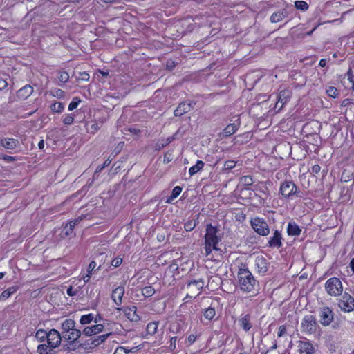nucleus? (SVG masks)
Here are the masks:
<instances>
[{"label":"nucleus","mask_w":354,"mask_h":354,"mask_svg":"<svg viewBox=\"0 0 354 354\" xmlns=\"http://www.w3.org/2000/svg\"><path fill=\"white\" fill-rule=\"evenodd\" d=\"M204 165H205V164L202 160H197L196 165H193L192 167H191L189 168V175L193 176V175L196 174L197 172H198L203 168Z\"/></svg>","instance_id":"26"},{"label":"nucleus","mask_w":354,"mask_h":354,"mask_svg":"<svg viewBox=\"0 0 354 354\" xmlns=\"http://www.w3.org/2000/svg\"><path fill=\"white\" fill-rule=\"evenodd\" d=\"M241 183L245 186H250L253 183V179L250 176H244L241 178Z\"/></svg>","instance_id":"43"},{"label":"nucleus","mask_w":354,"mask_h":354,"mask_svg":"<svg viewBox=\"0 0 354 354\" xmlns=\"http://www.w3.org/2000/svg\"><path fill=\"white\" fill-rule=\"evenodd\" d=\"M77 293V290H73V288L71 286L67 289V294L69 296H75Z\"/></svg>","instance_id":"58"},{"label":"nucleus","mask_w":354,"mask_h":354,"mask_svg":"<svg viewBox=\"0 0 354 354\" xmlns=\"http://www.w3.org/2000/svg\"><path fill=\"white\" fill-rule=\"evenodd\" d=\"M110 334L111 333H107L105 335H100L96 338L91 339V344L95 346L99 345L100 343L103 342L110 335Z\"/></svg>","instance_id":"33"},{"label":"nucleus","mask_w":354,"mask_h":354,"mask_svg":"<svg viewBox=\"0 0 354 354\" xmlns=\"http://www.w3.org/2000/svg\"><path fill=\"white\" fill-rule=\"evenodd\" d=\"M250 319L251 317L249 314L240 316L239 319V325L245 331H248L252 328Z\"/></svg>","instance_id":"17"},{"label":"nucleus","mask_w":354,"mask_h":354,"mask_svg":"<svg viewBox=\"0 0 354 354\" xmlns=\"http://www.w3.org/2000/svg\"><path fill=\"white\" fill-rule=\"evenodd\" d=\"M17 290L15 286L10 287L7 290H4L0 295V301L6 300L9 298L12 294H14Z\"/></svg>","instance_id":"29"},{"label":"nucleus","mask_w":354,"mask_h":354,"mask_svg":"<svg viewBox=\"0 0 354 354\" xmlns=\"http://www.w3.org/2000/svg\"><path fill=\"white\" fill-rule=\"evenodd\" d=\"M236 162L232 160H229L225 162L224 163V169L230 170L235 167Z\"/></svg>","instance_id":"46"},{"label":"nucleus","mask_w":354,"mask_h":354,"mask_svg":"<svg viewBox=\"0 0 354 354\" xmlns=\"http://www.w3.org/2000/svg\"><path fill=\"white\" fill-rule=\"evenodd\" d=\"M181 192H182V188L180 186H176L173 189L171 194L167 198V202L171 203L174 199L177 198L180 194Z\"/></svg>","instance_id":"31"},{"label":"nucleus","mask_w":354,"mask_h":354,"mask_svg":"<svg viewBox=\"0 0 354 354\" xmlns=\"http://www.w3.org/2000/svg\"><path fill=\"white\" fill-rule=\"evenodd\" d=\"M122 263V259L120 257H117L115 259L112 260V266L118 267Z\"/></svg>","instance_id":"50"},{"label":"nucleus","mask_w":354,"mask_h":354,"mask_svg":"<svg viewBox=\"0 0 354 354\" xmlns=\"http://www.w3.org/2000/svg\"><path fill=\"white\" fill-rule=\"evenodd\" d=\"M62 328L63 329L62 334L68 333L73 328H75V322L74 320L71 319H66L62 324Z\"/></svg>","instance_id":"24"},{"label":"nucleus","mask_w":354,"mask_h":354,"mask_svg":"<svg viewBox=\"0 0 354 354\" xmlns=\"http://www.w3.org/2000/svg\"><path fill=\"white\" fill-rule=\"evenodd\" d=\"M297 187L292 181H285L281 183L280 187V193L285 198H292L296 195Z\"/></svg>","instance_id":"9"},{"label":"nucleus","mask_w":354,"mask_h":354,"mask_svg":"<svg viewBox=\"0 0 354 354\" xmlns=\"http://www.w3.org/2000/svg\"><path fill=\"white\" fill-rule=\"evenodd\" d=\"M8 86V83L3 79H0V90H2Z\"/></svg>","instance_id":"59"},{"label":"nucleus","mask_w":354,"mask_h":354,"mask_svg":"<svg viewBox=\"0 0 354 354\" xmlns=\"http://www.w3.org/2000/svg\"><path fill=\"white\" fill-rule=\"evenodd\" d=\"M348 82L351 84V89L354 92V73L351 68H349L345 75Z\"/></svg>","instance_id":"39"},{"label":"nucleus","mask_w":354,"mask_h":354,"mask_svg":"<svg viewBox=\"0 0 354 354\" xmlns=\"http://www.w3.org/2000/svg\"><path fill=\"white\" fill-rule=\"evenodd\" d=\"M81 79L84 81H87L89 79V75L86 73H83L81 74Z\"/></svg>","instance_id":"62"},{"label":"nucleus","mask_w":354,"mask_h":354,"mask_svg":"<svg viewBox=\"0 0 354 354\" xmlns=\"http://www.w3.org/2000/svg\"><path fill=\"white\" fill-rule=\"evenodd\" d=\"M326 63H327L326 59H322L319 61V65L321 67H324V66H326Z\"/></svg>","instance_id":"64"},{"label":"nucleus","mask_w":354,"mask_h":354,"mask_svg":"<svg viewBox=\"0 0 354 354\" xmlns=\"http://www.w3.org/2000/svg\"><path fill=\"white\" fill-rule=\"evenodd\" d=\"M33 92V88L30 85H26L21 88L17 92V97L18 99L24 100H26Z\"/></svg>","instance_id":"15"},{"label":"nucleus","mask_w":354,"mask_h":354,"mask_svg":"<svg viewBox=\"0 0 354 354\" xmlns=\"http://www.w3.org/2000/svg\"><path fill=\"white\" fill-rule=\"evenodd\" d=\"M324 288L328 295L334 297L340 296L344 290L343 284L337 277L328 279L324 284Z\"/></svg>","instance_id":"3"},{"label":"nucleus","mask_w":354,"mask_h":354,"mask_svg":"<svg viewBox=\"0 0 354 354\" xmlns=\"http://www.w3.org/2000/svg\"><path fill=\"white\" fill-rule=\"evenodd\" d=\"M338 306L344 313H351L354 310V298L348 293L344 292L338 300Z\"/></svg>","instance_id":"7"},{"label":"nucleus","mask_w":354,"mask_h":354,"mask_svg":"<svg viewBox=\"0 0 354 354\" xmlns=\"http://www.w3.org/2000/svg\"><path fill=\"white\" fill-rule=\"evenodd\" d=\"M192 109L191 104L189 102H182L174 111L175 116H181L185 113L189 111Z\"/></svg>","instance_id":"19"},{"label":"nucleus","mask_w":354,"mask_h":354,"mask_svg":"<svg viewBox=\"0 0 354 354\" xmlns=\"http://www.w3.org/2000/svg\"><path fill=\"white\" fill-rule=\"evenodd\" d=\"M194 228V226H192V223H187L185 225V229L186 231H191Z\"/></svg>","instance_id":"63"},{"label":"nucleus","mask_w":354,"mask_h":354,"mask_svg":"<svg viewBox=\"0 0 354 354\" xmlns=\"http://www.w3.org/2000/svg\"><path fill=\"white\" fill-rule=\"evenodd\" d=\"M222 235L217 227L211 224L207 225L205 234L204 254L208 259H212V251H220Z\"/></svg>","instance_id":"1"},{"label":"nucleus","mask_w":354,"mask_h":354,"mask_svg":"<svg viewBox=\"0 0 354 354\" xmlns=\"http://www.w3.org/2000/svg\"><path fill=\"white\" fill-rule=\"evenodd\" d=\"M291 96V92L289 90H282L277 95V102H276L274 109L279 112L283 106L288 102Z\"/></svg>","instance_id":"10"},{"label":"nucleus","mask_w":354,"mask_h":354,"mask_svg":"<svg viewBox=\"0 0 354 354\" xmlns=\"http://www.w3.org/2000/svg\"><path fill=\"white\" fill-rule=\"evenodd\" d=\"M81 334H82V333H81L80 330L75 328L72 330H71L69 333L64 334L63 338L66 340L71 341V342H74L76 340H77L79 337H80Z\"/></svg>","instance_id":"20"},{"label":"nucleus","mask_w":354,"mask_h":354,"mask_svg":"<svg viewBox=\"0 0 354 354\" xmlns=\"http://www.w3.org/2000/svg\"><path fill=\"white\" fill-rule=\"evenodd\" d=\"M62 337L60 333L55 329H51L48 333L47 343L51 348H55L61 344Z\"/></svg>","instance_id":"11"},{"label":"nucleus","mask_w":354,"mask_h":354,"mask_svg":"<svg viewBox=\"0 0 354 354\" xmlns=\"http://www.w3.org/2000/svg\"><path fill=\"white\" fill-rule=\"evenodd\" d=\"M124 294V287L123 286H118L112 291V300L119 307L122 302V298Z\"/></svg>","instance_id":"12"},{"label":"nucleus","mask_w":354,"mask_h":354,"mask_svg":"<svg viewBox=\"0 0 354 354\" xmlns=\"http://www.w3.org/2000/svg\"><path fill=\"white\" fill-rule=\"evenodd\" d=\"M298 347L301 354H313L315 351L313 344L308 341H299Z\"/></svg>","instance_id":"14"},{"label":"nucleus","mask_w":354,"mask_h":354,"mask_svg":"<svg viewBox=\"0 0 354 354\" xmlns=\"http://www.w3.org/2000/svg\"><path fill=\"white\" fill-rule=\"evenodd\" d=\"M204 286V281L202 279H198L191 281L187 283V288L191 291L196 290L200 291Z\"/></svg>","instance_id":"21"},{"label":"nucleus","mask_w":354,"mask_h":354,"mask_svg":"<svg viewBox=\"0 0 354 354\" xmlns=\"http://www.w3.org/2000/svg\"><path fill=\"white\" fill-rule=\"evenodd\" d=\"M216 312L214 308H207L205 310L203 315L204 317L208 320H212L215 317Z\"/></svg>","instance_id":"34"},{"label":"nucleus","mask_w":354,"mask_h":354,"mask_svg":"<svg viewBox=\"0 0 354 354\" xmlns=\"http://www.w3.org/2000/svg\"><path fill=\"white\" fill-rule=\"evenodd\" d=\"M1 145L8 149H13L18 145L19 142L17 140L12 138H5L1 141Z\"/></svg>","instance_id":"23"},{"label":"nucleus","mask_w":354,"mask_h":354,"mask_svg":"<svg viewBox=\"0 0 354 354\" xmlns=\"http://www.w3.org/2000/svg\"><path fill=\"white\" fill-rule=\"evenodd\" d=\"M175 139V136H169L165 140V144H162V147H164L171 142Z\"/></svg>","instance_id":"57"},{"label":"nucleus","mask_w":354,"mask_h":354,"mask_svg":"<svg viewBox=\"0 0 354 354\" xmlns=\"http://www.w3.org/2000/svg\"><path fill=\"white\" fill-rule=\"evenodd\" d=\"M98 129V127L97 124H93L90 127H87V130L88 132L91 133H95Z\"/></svg>","instance_id":"52"},{"label":"nucleus","mask_w":354,"mask_h":354,"mask_svg":"<svg viewBox=\"0 0 354 354\" xmlns=\"http://www.w3.org/2000/svg\"><path fill=\"white\" fill-rule=\"evenodd\" d=\"M286 15V12L283 10L276 12L271 15L270 21L272 23L279 22L285 18Z\"/></svg>","instance_id":"25"},{"label":"nucleus","mask_w":354,"mask_h":354,"mask_svg":"<svg viewBox=\"0 0 354 354\" xmlns=\"http://www.w3.org/2000/svg\"><path fill=\"white\" fill-rule=\"evenodd\" d=\"M319 318L320 324L324 326H328L334 319V312L328 306H323L319 310Z\"/></svg>","instance_id":"6"},{"label":"nucleus","mask_w":354,"mask_h":354,"mask_svg":"<svg viewBox=\"0 0 354 354\" xmlns=\"http://www.w3.org/2000/svg\"><path fill=\"white\" fill-rule=\"evenodd\" d=\"M320 166L319 165H315L312 167V171L313 173L317 174L320 171Z\"/></svg>","instance_id":"61"},{"label":"nucleus","mask_w":354,"mask_h":354,"mask_svg":"<svg viewBox=\"0 0 354 354\" xmlns=\"http://www.w3.org/2000/svg\"><path fill=\"white\" fill-rule=\"evenodd\" d=\"M54 348H51L50 345L47 343L39 344L37 346V352L39 354H52V351Z\"/></svg>","instance_id":"27"},{"label":"nucleus","mask_w":354,"mask_h":354,"mask_svg":"<svg viewBox=\"0 0 354 354\" xmlns=\"http://www.w3.org/2000/svg\"><path fill=\"white\" fill-rule=\"evenodd\" d=\"M111 161H109V160H106L104 162V164L102 166V167H98L97 169H96V171H95V174L101 171L106 166H109V164H110Z\"/></svg>","instance_id":"55"},{"label":"nucleus","mask_w":354,"mask_h":354,"mask_svg":"<svg viewBox=\"0 0 354 354\" xmlns=\"http://www.w3.org/2000/svg\"><path fill=\"white\" fill-rule=\"evenodd\" d=\"M251 226L255 232L261 236H267L270 232L268 223L259 217H255L251 220Z\"/></svg>","instance_id":"5"},{"label":"nucleus","mask_w":354,"mask_h":354,"mask_svg":"<svg viewBox=\"0 0 354 354\" xmlns=\"http://www.w3.org/2000/svg\"><path fill=\"white\" fill-rule=\"evenodd\" d=\"M104 326L102 324H96L92 326H88L83 329L82 333L85 336H91L102 331Z\"/></svg>","instance_id":"16"},{"label":"nucleus","mask_w":354,"mask_h":354,"mask_svg":"<svg viewBox=\"0 0 354 354\" xmlns=\"http://www.w3.org/2000/svg\"><path fill=\"white\" fill-rule=\"evenodd\" d=\"M48 333L43 329H39L36 332L35 337L40 342H44L46 339L47 340Z\"/></svg>","instance_id":"32"},{"label":"nucleus","mask_w":354,"mask_h":354,"mask_svg":"<svg viewBox=\"0 0 354 354\" xmlns=\"http://www.w3.org/2000/svg\"><path fill=\"white\" fill-rule=\"evenodd\" d=\"M158 327V322H151L147 325V333L150 335H153L157 332Z\"/></svg>","instance_id":"28"},{"label":"nucleus","mask_w":354,"mask_h":354,"mask_svg":"<svg viewBox=\"0 0 354 354\" xmlns=\"http://www.w3.org/2000/svg\"><path fill=\"white\" fill-rule=\"evenodd\" d=\"M81 102L80 99H79L78 97H74L72 100V102L69 104L68 105V110L69 111H73L74 109H75L79 103Z\"/></svg>","instance_id":"45"},{"label":"nucleus","mask_w":354,"mask_h":354,"mask_svg":"<svg viewBox=\"0 0 354 354\" xmlns=\"http://www.w3.org/2000/svg\"><path fill=\"white\" fill-rule=\"evenodd\" d=\"M237 280L239 286L242 291L250 292L254 290L257 281L248 269H239L237 274Z\"/></svg>","instance_id":"2"},{"label":"nucleus","mask_w":354,"mask_h":354,"mask_svg":"<svg viewBox=\"0 0 354 354\" xmlns=\"http://www.w3.org/2000/svg\"><path fill=\"white\" fill-rule=\"evenodd\" d=\"M142 293L145 297H149L155 293V290L152 286H146L142 288Z\"/></svg>","instance_id":"40"},{"label":"nucleus","mask_w":354,"mask_h":354,"mask_svg":"<svg viewBox=\"0 0 354 354\" xmlns=\"http://www.w3.org/2000/svg\"><path fill=\"white\" fill-rule=\"evenodd\" d=\"M301 230L295 222H289L287 227V232L290 236H299Z\"/></svg>","instance_id":"22"},{"label":"nucleus","mask_w":354,"mask_h":354,"mask_svg":"<svg viewBox=\"0 0 354 354\" xmlns=\"http://www.w3.org/2000/svg\"><path fill=\"white\" fill-rule=\"evenodd\" d=\"M196 339V336L192 334V335H189L187 339V342L189 344H192Z\"/></svg>","instance_id":"56"},{"label":"nucleus","mask_w":354,"mask_h":354,"mask_svg":"<svg viewBox=\"0 0 354 354\" xmlns=\"http://www.w3.org/2000/svg\"><path fill=\"white\" fill-rule=\"evenodd\" d=\"M64 104L61 102H56L50 106V109L53 112L61 113L64 110Z\"/></svg>","instance_id":"42"},{"label":"nucleus","mask_w":354,"mask_h":354,"mask_svg":"<svg viewBox=\"0 0 354 354\" xmlns=\"http://www.w3.org/2000/svg\"><path fill=\"white\" fill-rule=\"evenodd\" d=\"M74 121V118L72 115H66L64 119H63V122L66 124V125H70L71 124H73Z\"/></svg>","instance_id":"47"},{"label":"nucleus","mask_w":354,"mask_h":354,"mask_svg":"<svg viewBox=\"0 0 354 354\" xmlns=\"http://www.w3.org/2000/svg\"><path fill=\"white\" fill-rule=\"evenodd\" d=\"M121 311L123 312V317H126V319L131 322H137L139 319V316L136 314L135 306L124 307L122 306L120 307H115L114 309H112V315L121 314Z\"/></svg>","instance_id":"4"},{"label":"nucleus","mask_w":354,"mask_h":354,"mask_svg":"<svg viewBox=\"0 0 354 354\" xmlns=\"http://www.w3.org/2000/svg\"><path fill=\"white\" fill-rule=\"evenodd\" d=\"M93 318H94V317H93V314L84 315L81 317L80 322L81 324H83V325L89 324L92 322Z\"/></svg>","instance_id":"41"},{"label":"nucleus","mask_w":354,"mask_h":354,"mask_svg":"<svg viewBox=\"0 0 354 354\" xmlns=\"http://www.w3.org/2000/svg\"><path fill=\"white\" fill-rule=\"evenodd\" d=\"M73 230H72L71 227H69L68 225H66L65 227H64L62 233L67 236L71 235L73 233Z\"/></svg>","instance_id":"48"},{"label":"nucleus","mask_w":354,"mask_h":354,"mask_svg":"<svg viewBox=\"0 0 354 354\" xmlns=\"http://www.w3.org/2000/svg\"><path fill=\"white\" fill-rule=\"evenodd\" d=\"M295 6L297 9L302 11H306L308 9V3L304 1H296L295 2Z\"/></svg>","instance_id":"38"},{"label":"nucleus","mask_w":354,"mask_h":354,"mask_svg":"<svg viewBox=\"0 0 354 354\" xmlns=\"http://www.w3.org/2000/svg\"><path fill=\"white\" fill-rule=\"evenodd\" d=\"M282 236L279 230H275L268 241L270 248H279L281 246Z\"/></svg>","instance_id":"13"},{"label":"nucleus","mask_w":354,"mask_h":354,"mask_svg":"<svg viewBox=\"0 0 354 354\" xmlns=\"http://www.w3.org/2000/svg\"><path fill=\"white\" fill-rule=\"evenodd\" d=\"M240 126V122H239V119H237L234 122L229 124L223 131V134L224 136L227 137L232 134H234L239 129Z\"/></svg>","instance_id":"18"},{"label":"nucleus","mask_w":354,"mask_h":354,"mask_svg":"<svg viewBox=\"0 0 354 354\" xmlns=\"http://www.w3.org/2000/svg\"><path fill=\"white\" fill-rule=\"evenodd\" d=\"M317 322L315 317L312 315H306L301 322L302 331L306 334H313L315 332Z\"/></svg>","instance_id":"8"},{"label":"nucleus","mask_w":354,"mask_h":354,"mask_svg":"<svg viewBox=\"0 0 354 354\" xmlns=\"http://www.w3.org/2000/svg\"><path fill=\"white\" fill-rule=\"evenodd\" d=\"M176 342H177L176 337H173L171 338L170 346H169L171 349L174 350L176 348Z\"/></svg>","instance_id":"54"},{"label":"nucleus","mask_w":354,"mask_h":354,"mask_svg":"<svg viewBox=\"0 0 354 354\" xmlns=\"http://www.w3.org/2000/svg\"><path fill=\"white\" fill-rule=\"evenodd\" d=\"M326 92L329 97L333 98H336L337 97H338L339 94L338 90L335 87L332 86L326 87Z\"/></svg>","instance_id":"35"},{"label":"nucleus","mask_w":354,"mask_h":354,"mask_svg":"<svg viewBox=\"0 0 354 354\" xmlns=\"http://www.w3.org/2000/svg\"><path fill=\"white\" fill-rule=\"evenodd\" d=\"M50 94L57 98H64L65 97V93L64 91L59 88H54L50 91Z\"/></svg>","instance_id":"37"},{"label":"nucleus","mask_w":354,"mask_h":354,"mask_svg":"<svg viewBox=\"0 0 354 354\" xmlns=\"http://www.w3.org/2000/svg\"><path fill=\"white\" fill-rule=\"evenodd\" d=\"M95 75H96L97 79L99 81H100L102 82H105V79H106L109 76V72L108 71H101V70H98L96 72Z\"/></svg>","instance_id":"36"},{"label":"nucleus","mask_w":354,"mask_h":354,"mask_svg":"<svg viewBox=\"0 0 354 354\" xmlns=\"http://www.w3.org/2000/svg\"><path fill=\"white\" fill-rule=\"evenodd\" d=\"M286 333V327L284 325H281L279 328L278 337H281Z\"/></svg>","instance_id":"49"},{"label":"nucleus","mask_w":354,"mask_h":354,"mask_svg":"<svg viewBox=\"0 0 354 354\" xmlns=\"http://www.w3.org/2000/svg\"><path fill=\"white\" fill-rule=\"evenodd\" d=\"M113 354H127V350L123 347L118 346L114 351Z\"/></svg>","instance_id":"51"},{"label":"nucleus","mask_w":354,"mask_h":354,"mask_svg":"<svg viewBox=\"0 0 354 354\" xmlns=\"http://www.w3.org/2000/svg\"><path fill=\"white\" fill-rule=\"evenodd\" d=\"M58 79L61 82L65 83L68 81L69 75H68V73H66L65 71H59Z\"/></svg>","instance_id":"44"},{"label":"nucleus","mask_w":354,"mask_h":354,"mask_svg":"<svg viewBox=\"0 0 354 354\" xmlns=\"http://www.w3.org/2000/svg\"><path fill=\"white\" fill-rule=\"evenodd\" d=\"M96 263L95 261H91L88 266V269H87V272L88 274H91V272L93 271V270L96 267Z\"/></svg>","instance_id":"53"},{"label":"nucleus","mask_w":354,"mask_h":354,"mask_svg":"<svg viewBox=\"0 0 354 354\" xmlns=\"http://www.w3.org/2000/svg\"><path fill=\"white\" fill-rule=\"evenodd\" d=\"M256 265L260 268V272H266L267 270V263L263 257H257L256 259Z\"/></svg>","instance_id":"30"},{"label":"nucleus","mask_w":354,"mask_h":354,"mask_svg":"<svg viewBox=\"0 0 354 354\" xmlns=\"http://www.w3.org/2000/svg\"><path fill=\"white\" fill-rule=\"evenodd\" d=\"M349 268L351 269L350 275L354 274V259H352L349 263Z\"/></svg>","instance_id":"60"}]
</instances>
